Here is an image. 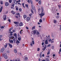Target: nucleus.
<instances>
[{
  "instance_id": "1",
  "label": "nucleus",
  "mask_w": 61,
  "mask_h": 61,
  "mask_svg": "<svg viewBox=\"0 0 61 61\" xmlns=\"http://www.w3.org/2000/svg\"><path fill=\"white\" fill-rule=\"evenodd\" d=\"M5 47H3L0 50V53H3L4 51H5Z\"/></svg>"
},
{
  "instance_id": "2",
  "label": "nucleus",
  "mask_w": 61,
  "mask_h": 61,
  "mask_svg": "<svg viewBox=\"0 0 61 61\" xmlns=\"http://www.w3.org/2000/svg\"><path fill=\"white\" fill-rule=\"evenodd\" d=\"M3 19L4 21H5V20H6V16H3Z\"/></svg>"
},
{
  "instance_id": "3",
  "label": "nucleus",
  "mask_w": 61,
  "mask_h": 61,
  "mask_svg": "<svg viewBox=\"0 0 61 61\" xmlns=\"http://www.w3.org/2000/svg\"><path fill=\"white\" fill-rule=\"evenodd\" d=\"M4 57H5V59H7V56L6 55V53H5L4 55Z\"/></svg>"
},
{
  "instance_id": "4",
  "label": "nucleus",
  "mask_w": 61,
  "mask_h": 61,
  "mask_svg": "<svg viewBox=\"0 0 61 61\" xmlns=\"http://www.w3.org/2000/svg\"><path fill=\"white\" fill-rule=\"evenodd\" d=\"M8 45L9 46V47H10V48H12V46L11 44L10 43H8Z\"/></svg>"
},
{
  "instance_id": "5",
  "label": "nucleus",
  "mask_w": 61,
  "mask_h": 61,
  "mask_svg": "<svg viewBox=\"0 0 61 61\" xmlns=\"http://www.w3.org/2000/svg\"><path fill=\"white\" fill-rule=\"evenodd\" d=\"M5 5L6 6H8L9 5L8 2H6L5 3Z\"/></svg>"
},
{
  "instance_id": "6",
  "label": "nucleus",
  "mask_w": 61,
  "mask_h": 61,
  "mask_svg": "<svg viewBox=\"0 0 61 61\" xmlns=\"http://www.w3.org/2000/svg\"><path fill=\"white\" fill-rule=\"evenodd\" d=\"M32 31L33 32L34 34H36V32H37V30H34Z\"/></svg>"
},
{
  "instance_id": "7",
  "label": "nucleus",
  "mask_w": 61,
  "mask_h": 61,
  "mask_svg": "<svg viewBox=\"0 0 61 61\" xmlns=\"http://www.w3.org/2000/svg\"><path fill=\"white\" fill-rule=\"evenodd\" d=\"M45 44L46 45H47V44H48V41H47V40H46L45 41Z\"/></svg>"
},
{
  "instance_id": "8",
  "label": "nucleus",
  "mask_w": 61,
  "mask_h": 61,
  "mask_svg": "<svg viewBox=\"0 0 61 61\" xmlns=\"http://www.w3.org/2000/svg\"><path fill=\"white\" fill-rule=\"evenodd\" d=\"M14 23L15 24H16V25H18V24H19V22H14Z\"/></svg>"
},
{
  "instance_id": "9",
  "label": "nucleus",
  "mask_w": 61,
  "mask_h": 61,
  "mask_svg": "<svg viewBox=\"0 0 61 61\" xmlns=\"http://www.w3.org/2000/svg\"><path fill=\"white\" fill-rule=\"evenodd\" d=\"M46 45H45L44 48L42 49L43 50V51H45V49H46Z\"/></svg>"
},
{
  "instance_id": "10",
  "label": "nucleus",
  "mask_w": 61,
  "mask_h": 61,
  "mask_svg": "<svg viewBox=\"0 0 61 61\" xmlns=\"http://www.w3.org/2000/svg\"><path fill=\"white\" fill-rule=\"evenodd\" d=\"M14 36L16 38H17V34L16 33H15L14 34Z\"/></svg>"
},
{
  "instance_id": "11",
  "label": "nucleus",
  "mask_w": 61,
  "mask_h": 61,
  "mask_svg": "<svg viewBox=\"0 0 61 61\" xmlns=\"http://www.w3.org/2000/svg\"><path fill=\"white\" fill-rule=\"evenodd\" d=\"M30 20V18L29 17H27V21H29Z\"/></svg>"
},
{
  "instance_id": "12",
  "label": "nucleus",
  "mask_w": 61,
  "mask_h": 61,
  "mask_svg": "<svg viewBox=\"0 0 61 61\" xmlns=\"http://www.w3.org/2000/svg\"><path fill=\"white\" fill-rule=\"evenodd\" d=\"M36 34L37 35H38L40 34V33H39V32L37 30V32H36Z\"/></svg>"
},
{
  "instance_id": "13",
  "label": "nucleus",
  "mask_w": 61,
  "mask_h": 61,
  "mask_svg": "<svg viewBox=\"0 0 61 61\" xmlns=\"http://www.w3.org/2000/svg\"><path fill=\"white\" fill-rule=\"evenodd\" d=\"M9 41L10 43H13V41L12 40H9Z\"/></svg>"
},
{
  "instance_id": "14",
  "label": "nucleus",
  "mask_w": 61,
  "mask_h": 61,
  "mask_svg": "<svg viewBox=\"0 0 61 61\" xmlns=\"http://www.w3.org/2000/svg\"><path fill=\"white\" fill-rule=\"evenodd\" d=\"M39 15H45V13H43L42 14H40Z\"/></svg>"
},
{
  "instance_id": "15",
  "label": "nucleus",
  "mask_w": 61,
  "mask_h": 61,
  "mask_svg": "<svg viewBox=\"0 0 61 61\" xmlns=\"http://www.w3.org/2000/svg\"><path fill=\"white\" fill-rule=\"evenodd\" d=\"M2 9H3V6H2L0 9V13L1 12V11H2Z\"/></svg>"
},
{
  "instance_id": "16",
  "label": "nucleus",
  "mask_w": 61,
  "mask_h": 61,
  "mask_svg": "<svg viewBox=\"0 0 61 61\" xmlns=\"http://www.w3.org/2000/svg\"><path fill=\"white\" fill-rule=\"evenodd\" d=\"M11 13H12V14H15V12H14V11L13 10L11 11Z\"/></svg>"
},
{
  "instance_id": "17",
  "label": "nucleus",
  "mask_w": 61,
  "mask_h": 61,
  "mask_svg": "<svg viewBox=\"0 0 61 61\" xmlns=\"http://www.w3.org/2000/svg\"><path fill=\"white\" fill-rule=\"evenodd\" d=\"M10 39H13V38H14V36H11L10 37Z\"/></svg>"
},
{
  "instance_id": "18",
  "label": "nucleus",
  "mask_w": 61,
  "mask_h": 61,
  "mask_svg": "<svg viewBox=\"0 0 61 61\" xmlns=\"http://www.w3.org/2000/svg\"><path fill=\"white\" fill-rule=\"evenodd\" d=\"M23 25V23H20L19 24V25L20 26H22Z\"/></svg>"
},
{
  "instance_id": "19",
  "label": "nucleus",
  "mask_w": 61,
  "mask_h": 61,
  "mask_svg": "<svg viewBox=\"0 0 61 61\" xmlns=\"http://www.w3.org/2000/svg\"><path fill=\"white\" fill-rule=\"evenodd\" d=\"M14 3L15 4H17V2H16V0H14Z\"/></svg>"
},
{
  "instance_id": "20",
  "label": "nucleus",
  "mask_w": 61,
  "mask_h": 61,
  "mask_svg": "<svg viewBox=\"0 0 61 61\" xmlns=\"http://www.w3.org/2000/svg\"><path fill=\"white\" fill-rule=\"evenodd\" d=\"M38 3L39 5H41V0H40Z\"/></svg>"
},
{
  "instance_id": "21",
  "label": "nucleus",
  "mask_w": 61,
  "mask_h": 61,
  "mask_svg": "<svg viewBox=\"0 0 61 61\" xmlns=\"http://www.w3.org/2000/svg\"><path fill=\"white\" fill-rule=\"evenodd\" d=\"M14 51L15 53H17V50L16 49H15L14 50Z\"/></svg>"
},
{
  "instance_id": "22",
  "label": "nucleus",
  "mask_w": 61,
  "mask_h": 61,
  "mask_svg": "<svg viewBox=\"0 0 61 61\" xmlns=\"http://www.w3.org/2000/svg\"><path fill=\"white\" fill-rule=\"evenodd\" d=\"M41 9H42L41 13H42L43 12H44V9H43V7H41Z\"/></svg>"
},
{
  "instance_id": "23",
  "label": "nucleus",
  "mask_w": 61,
  "mask_h": 61,
  "mask_svg": "<svg viewBox=\"0 0 61 61\" xmlns=\"http://www.w3.org/2000/svg\"><path fill=\"white\" fill-rule=\"evenodd\" d=\"M5 45H4L5 48H6L7 46V44H5Z\"/></svg>"
},
{
  "instance_id": "24",
  "label": "nucleus",
  "mask_w": 61,
  "mask_h": 61,
  "mask_svg": "<svg viewBox=\"0 0 61 61\" xmlns=\"http://www.w3.org/2000/svg\"><path fill=\"white\" fill-rule=\"evenodd\" d=\"M54 24H56V22H57V21H56V20H54Z\"/></svg>"
},
{
  "instance_id": "25",
  "label": "nucleus",
  "mask_w": 61,
  "mask_h": 61,
  "mask_svg": "<svg viewBox=\"0 0 61 61\" xmlns=\"http://www.w3.org/2000/svg\"><path fill=\"white\" fill-rule=\"evenodd\" d=\"M54 35H55V34L54 33H52V37H54Z\"/></svg>"
},
{
  "instance_id": "26",
  "label": "nucleus",
  "mask_w": 61,
  "mask_h": 61,
  "mask_svg": "<svg viewBox=\"0 0 61 61\" xmlns=\"http://www.w3.org/2000/svg\"><path fill=\"white\" fill-rule=\"evenodd\" d=\"M39 22L40 23H42V19H41L40 20Z\"/></svg>"
},
{
  "instance_id": "27",
  "label": "nucleus",
  "mask_w": 61,
  "mask_h": 61,
  "mask_svg": "<svg viewBox=\"0 0 61 61\" xmlns=\"http://www.w3.org/2000/svg\"><path fill=\"white\" fill-rule=\"evenodd\" d=\"M28 59V58H27V57H25V60L26 61L27 60V59Z\"/></svg>"
},
{
  "instance_id": "28",
  "label": "nucleus",
  "mask_w": 61,
  "mask_h": 61,
  "mask_svg": "<svg viewBox=\"0 0 61 61\" xmlns=\"http://www.w3.org/2000/svg\"><path fill=\"white\" fill-rule=\"evenodd\" d=\"M35 28V26H34L32 28V30H34Z\"/></svg>"
},
{
  "instance_id": "29",
  "label": "nucleus",
  "mask_w": 61,
  "mask_h": 61,
  "mask_svg": "<svg viewBox=\"0 0 61 61\" xmlns=\"http://www.w3.org/2000/svg\"><path fill=\"white\" fill-rule=\"evenodd\" d=\"M16 40V42L17 43H20V42L19 41H18V40Z\"/></svg>"
},
{
  "instance_id": "30",
  "label": "nucleus",
  "mask_w": 61,
  "mask_h": 61,
  "mask_svg": "<svg viewBox=\"0 0 61 61\" xmlns=\"http://www.w3.org/2000/svg\"><path fill=\"white\" fill-rule=\"evenodd\" d=\"M21 38L20 37H19L18 38V40L20 41H21Z\"/></svg>"
},
{
  "instance_id": "31",
  "label": "nucleus",
  "mask_w": 61,
  "mask_h": 61,
  "mask_svg": "<svg viewBox=\"0 0 61 61\" xmlns=\"http://www.w3.org/2000/svg\"><path fill=\"white\" fill-rule=\"evenodd\" d=\"M58 6L59 7V9H60V8H61V5H58Z\"/></svg>"
},
{
  "instance_id": "32",
  "label": "nucleus",
  "mask_w": 61,
  "mask_h": 61,
  "mask_svg": "<svg viewBox=\"0 0 61 61\" xmlns=\"http://www.w3.org/2000/svg\"><path fill=\"white\" fill-rule=\"evenodd\" d=\"M9 1L10 3H12V0H9Z\"/></svg>"
},
{
  "instance_id": "33",
  "label": "nucleus",
  "mask_w": 61,
  "mask_h": 61,
  "mask_svg": "<svg viewBox=\"0 0 61 61\" xmlns=\"http://www.w3.org/2000/svg\"><path fill=\"white\" fill-rule=\"evenodd\" d=\"M12 39H13V41H15V38L14 37V38Z\"/></svg>"
},
{
  "instance_id": "34",
  "label": "nucleus",
  "mask_w": 61,
  "mask_h": 61,
  "mask_svg": "<svg viewBox=\"0 0 61 61\" xmlns=\"http://www.w3.org/2000/svg\"><path fill=\"white\" fill-rule=\"evenodd\" d=\"M56 18H59V16L58 15L56 16Z\"/></svg>"
},
{
  "instance_id": "35",
  "label": "nucleus",
  "mask_w": 61,
  "mask_h": 61,
  "mask_svg": "<svg viewBox=\"0 0 61 61\" xmlns=\"http://www.w3.org/2000/svg\"><path fill=\"white\" fill-rule=\"evenodd\" d=\"M31 7L32 9H34V6H33V5H31Z\"/></svg>"
},
{
  "instance_id": "36",
  "label": "nucleus",
  "mask_w": 61,
  "mask_h": 61,
  "mask_svg": "<svg viewBox=\"0 0 61 61\" xmlns=\"http://www.w3.org/2000/svg\"><path fill=\"white\" fill-rule=\"evenodd\" d=\"M0 3L1 4V5H3V1L1 0L0 1Z\"/></svg>"
},
{
  "instance_id": "37",
  "label": "nucleus",
  "mask_w": 61,
  "mask_h": 61,
  "mask_svg": "<svg viewBox=\"0 0 61 61\" xmlns=\"http://www.w3.org/2000/svg\"><path fill=\"white\" fill-rule=\"evenodd\" d=\"M40 57L41 58V57H42V54L41 53H40Z\"/></svg>"
},
{
  "instance_id": "38",
  "label": "nucleus",
  "mask_w": 61,
  "mask_h": 61,
  "mask_svg": "<svg viewBox=\"0 0 61 61\" xmlns=\"http://www.w3.org/2000/svg\"><path fill=\"white\" fill-rule=\"evenodd\" d=\"M40 50V48H37V51H39Z\"/></svg>"
},
{
  "instance_id": "39",
  "label": "nucleus",
  "mask_w": 61,
  "mask_h": 61,
  "mask_svg": "<svg viewBox=\"0 0 61 61\" xmlns=\"http://www.w3.org/2000/svg\"><path fill=\"white\" fill-rule=\"evenodd\" d=\"M26 17H27V16L26 15H24L23 16L24 18H26Z\"/></svg>"
},
{
  "instance_id": "40",
  "label": "nucleus",
  "mask_w": 61,
  "mask_h": 61,
  "mask_svg": "<svg viewBox=\"0 0 61 61\" xmlns=\"http://www.w3.org/2000/svg\"><path fill=\"white\" fill-rule=\"evenodd\" d=\"M51 46V45L50 44H49L48 45V46H47L46 47H50V46Z\"/></svg>"
},
{
  "instance_id": "41",
  "label": "nucleus",
  "mask_w": 61,
  "mask_h": 61,
  "mask_svg": "<svg viewBox=\"0 0 61 61\" xmlns=\"http://www.w3.org/2000/svg\"><path fill=\"white\" fill-rule=\"evenodd\" d=\"M30 2L31 4H33V1L31 0H30Z\"/></svg>"
},
{
  "instance_id": "42",
  "label": "nucleus",
  "mask_w": 61,
  "mask_h": 61,
  "mask_svg": "<svg viewBox=\"0 0 61 61\" xmlns=\"http://www.w3.org/2000/svg\"><path fill=\"white\" fill-rule=\"evenodd\" d=\"M52 50H53L54 49V46H52Z\"/></svg>"
},
{
  "instance_id": "43",
  "label": "nucleus",
  "mask_w": 61,
  "mask_h": 61,
  "mask_svg": "<svg viewBox=\"0 0 61 61\" xmlns=\"http://www.w3.org/2000/svg\"><path fill=\"white\" fill-rule=\"evenodd\" d=\"M30 45L31 46H33V44H32V42L30 43Z\"/></svg>"
},
{
  "instance_id": "44",
  "label": "nucleus",
  "mask_w": 61,
  "mask_h": 61,
  "mask_svg": "<svg viewBox=\"0 0 61 61\" xmlns=\"http://www.w3.org/2000/svg\"><path fill=\"white\" fill-rule=\"evenodd\" d=\"M14 5H15V4H13L11 5V7H12V6H13L12 7H14Z\"/></svg>"
},
{
  "instance_id": "45",
  "label": "nucleus",
  "mask_w": 61,
  "mask_h": 61,
  "mask_svg": "<svg viewBox=\"0 0 61 61\" xmlns=\"http://www.w3.org/2000/svg\"><path fill=\"white\" fill-rule=\"evenodd\" d=\"M32 42L33 45H34L35 44V42H34V41H32Z\"/></svg>"
},
{
  "instance_id": "46",
  "label": "nucleus",
  "mask_w": 61,
  "mask_h": 61,
  "mask_svg": "<svg viewBox=\"0 0 61 61\" xmlns=\"http://www.w3.org/2000/svg\"><path fill=\"white\" fill-rule=\"evenodd\" d=\"M45 38H46V40H47V39H48V37L47 36H46V37H45Z\"/></svg>"
},
{
  "instance_id": "47",
  "label": "nucleus",
  "mask_w": 61,
  "mask_h": 61,
  "mask_svg": "<svg viewBox=\"0 0 61 61\" xmlns=\"http://www.w3.org/2000/svg\"><path fill=\"white\" fill-rule=\"evenodd\" d=\"M4 28V27L3 26H2L1 27V29H3Z\"/></svg>"
},
{
  "instance_id": "48",
  "label": "nucleus",
  "mask_w": 61,
  "mask_h": 61,
  "mask_svg": "<svg viewBox=\"0 0 61 61\" xmlns=\"http://www.w3.org/2000/svg\"><path fill=\"white\" fill-rule=\"evenodd\" d=\"M22 5L24 7V8H25V6H24V3H23L22 4Z\"/></svg>"
},
{
  "instance_id": "49",
  "label": "nucleus",
  "mask_w": 61,
  "mask_h": 61,
  "mask_svg": "<svg viewBox=\"0 0 61 61\" xmlns=\"http://www.w3.org/2000/svg\"><path fill=\"white\" fill-rule=\"evenodd\" d=\"M15 17L16 18H18V16H15Z\"/></svg>"
},
{
  "instance_id": "50",
  "label": "nucleus",
  "mask_w": 61,
  "mask_h": 61,
  "mask_svg": "<svg viewBox=\"0 0 61 61\" xmlns=\"http://www.w3.org/2000/svg\"><path fill=\"white\" fill-rule=\"evenodd\" d=\"M16 15H20V14H19V13H17L16 14Z\"/></svg>"
},
{
  "instance_id": "51",
  "label": "nucleus",
  "mask_w": 61,
  "mask_h": 61,
  "mask_svg": "<svg viewBox=\"0 0 61 61\" xmlns=\"http://www.w3.org/2000/svg\"><path fill=\"white\" fill-rule=\"evenodd\" d=\"M50 54V51H48L47 53V55H49Z\"/></svg>"
},
{
  "instance_id": "52",
  "label": "nucleus",
  "mask_w": 61,
  "mask_h": 61,
  "mask_svg": "<svg viewBox=\"0 0 61 61\" xmlns=\"http://www.w3.org/2000/svg\"><path fill=\"white\" fill-rule=\"evenodd\" d=\"M60 30H61V25H60Z\"/></svg>"
},
{
  "instance_id": "53",
  "label": "nucleus",
  "mask_w": 61,
  "mask_h": 61,
  "mask_svg": "<svg viewBox=\"0 0 61 61\" xmlns=\"http://www.w3.org/2000/svg\"><path fill=\"white\" fill-rule=\"evenodd\" d=\"M46 60L47 61H49L48 58H46Z\"/></svg>"
},
{
  "instance_id": "54",
  "label": "nucleus",
  "mask_w": 61,
  "mask_h": 61,
  "mask_svg": "<svg viewBox=\"0 0 61 61\" xmlns=\"http://www.w3.org/2000/svg\"><path fill=\"white\" fill-rule=\"evenodd\" d=\"M29 53H31V50L29 51Z\"/></svg>"
},
{
  "instance_id": "55",
  "label": "nucleus",
  "mask_w": 61,
  "mask_h": 61,
  "mask_svg": "<svg viewBox=\"0 0 61 61\" xmlns=\"http://www.w3.org/2000/svg\"><path fill=\"white\" fill-rule=\"evenodd\" d=\"M31 12L32 13H33V10H32V9H31Z\"/></svg>"
},
{
  "instance_id": "56",
  "label": "nucleus",
  "mask_w": 61,
  "mask_h": 61,
  "mask_svg": "<svg viewBox=\"0 0 61 61\" xmlns=\"http://www.w3.org/2000/svg\"><path fill=\"white\" fill-rule=\"evenodd\" d=\"M12 29H13V27H11L10 28V30H12Z\"/></svg>"
},
{
  "instance_id": "57",
  "label": "nucleus",
  "mask_w": 61,
  "mask_h": 61,
  "mask_svg": "<svg viewBox=\"0 0 61 61\" xmlns=\"http://www.w3.org/2000/svg\"><path fill=\"white\" fill-rule=\"evenodd\" d=\"M32 41H34V38H32Z\"/></svg>"
},
{
  "instance_id": "58",
  "label": "nucleus",
  "mask_w": 61,
  "mask_h": 61,
  "mask_svg": "<svg viewBox=\"0 0 61 61\" xmlns=\"http://www.w3.org/2000/svg\"><path fill=\"white\" fill-rule=\"evenodd\" d=\"M44 42H42V46H43V45H44Z\"/></svg>"
},
{
  "instance_id": "59",
  "label": "nucleus",
  "mask_w": 61,
  "mask_h": 61,
  "mask_svg": "<svg viewBox=\"0 0 61 61\" xmlns=\"http://www.w3.org/2000/svg\"><path fill=\"white\" fill-rule=\"evenodd\" d=\"M7 53H10V52L9 51H7Z\"/></svg>"
},
{
  "instance_id": "60",
  "label": "nucleus",
  "mask_w": 61,
  "mask_h": 61,
  "mask_svg": "<svg viewBox=\"0 0 61 61\" xmlns=\"http://www.w3.org/2000/svg\"><path fill=\"white\" fill-rule=\"evenodd\" d=\"M27 1L28 2V3L29 4L30 3V1L29 0H27Z\"/></svg>"
},
{
  "instance_id": "61",
  "label": "nucleus",
  "mask_w": 61,
  "mask_h": 61,
  "mask_svg": "<svg viewBox=\"0 0 61 61\" xmlns=\"http://www.w3.org/2000/svg\"><path fill=\"white\" fill-rule=\"evenodd\" d=\"M8 21H9V22H11V20H10V19L8 20Z\"/></svg>"
},
{
  "instance_id": "62",
  "label": "nucleus",
  "mask_w": 61,
  "mask_h": 61,
  "mask_svg": "<svg viewBox=\"0 0 61 61\" xmlns=\"http://www.w3.org/2000/svg\"><path fill=\"white\" fill-rule=\"evenodd\" d=\"M16 10H18V8H16Z\"/></svg>"
},
{
  "instance_id": "63",
  "label": "nucleus",
  "mask_w": 61,
  "mask_h": 61,
  "mask_svg": "<svg viewBox=\"0 0 61 61\" xmlns=\"http://www.w3.org/2000/svg\"><path fill=\"white\" fill-rule=\"evenodd\" d=\"M49 42H51V39H50L49 40Z\"/></svg>"
},
{
  "instance_id": "64",
  "label": "nucleus",
  "mask_w": 61,
  "mask_h": 61,
  "mask_svg": "<svg viewBox=\"0 0 61 61\" xmlns=\"http://www.w3.org/2000/svg\"><path fill=\"white\" fill-rule=\"evenodd\" d=\"M19 10L20 11H22V9H19Z\"/></svg>"
}]
</instances>
